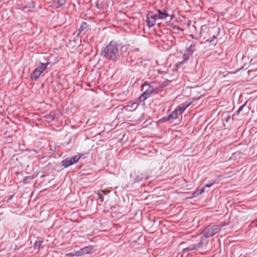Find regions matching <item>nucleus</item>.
<instances>
[{
	"mask_svg": "<svg viewBox=\"0 0 257 257\" xmlns=\"http://www.w3.org/2000/svg\"><path fill=\"white\" fill-rule=\"evenodd\" d=\"M118 54V46L115 41H111L102 50L100 55L103 58L115 62Z\"/></svg>",
	"mask_w": 257,
	"mask_h": 257,
	"instance_id": "1",
	"label": "nucleus"
},
{
	"mask_svg": "<svg viewBox=\"0 0 257 257\" xmlns=\"http://www.w3.org/2000/svg\"><path fill=\"white\" fill-rule=\"evenodd\" d=\"M226 225V224H223L222 225L211 224L208 225L204 229L203 231V235L206 238L212 236L219 232L222 227L225 226Z\"/></svg>",
	"mask_w": 257,
	"mask_h": 257,
	"instance_id": "2",
	"label": "nucleus"
},
{
	"mask_svg": "<svg viewBox=\"0 0 257 257\" xmlns=\"http://www.w3.org/2000/svg\"><path fill=\"white\" fill-rule=\"evenodd\" d=\"M49 65V62L40 63L39 65L33 70L31 74L32 79L37 80L41 74L46 69Z\"/></svg>",
	"mask_w": 257,
	"mask_h": 257,
	"instance_id": "3",
	"label": "nucleus"
},
{
	"mask_svg": "<svg viewBox=\"0 0 257 257\" xmlns=\"http://www.w3.org/2000/svg\"><path fill=\"white\" fill-rule=\"evenodd\" d=\"M143 88L147 87L145 91L140 95L139 99L141 101H145L149 96L154 91V88L152 87L149 83L145 82L143 85Z\"/></svg>",
	"mask_w": 257,
	"mask_h": 257,
	"instance_id": "4",
	"label": "nucleus"
},
{
	"mask_svg": "<svg viewBox=\"0 0 257 257\" xmlns=\"http://www.w3.org/2000/svg\"><path fill=\"white\" fill-rule=\"evenodd\" d=\"M80 157L81 156H75L71 157H68L62 162V165L65 168L68 167L69 166L77 162Z\"/></svg>",
	"mask_w": 257,
	"mask_h": 257,
	"instance_id": "5",
	"label": "nucleus"
},
{
	"mask_svg": "<svg viewBox=\"0 0 257 257\" xmlns=\"http://www.w3.org/2000/svg\"><path fill=\"white\" fill-rule=\"evenodd\" d=\"M206 243L205 239L202 240L201 241L198 243L197 244H193L188 247H187L183 249L184 252L192 251L193 250H196L198 248L202 247L204 246V244Z\"/></svg>",
	"mask_w": 257,
	"mask_h": 257,
	"instance_id": "6",
	"label": "nucleus"
},
{
	"mask_svg": "<svg viewBox=\"0 0 257 257\" xmlns=\"http://www.w3.org/2000/svg\"><path fill=\"white\" fill-rule=\"evenodd\" d=\"M157 18V15H153L152 13L148 14L146 21L149 27H151L155 24Z\"/></svg>",
	"mask_w": 257,
	"mask_h": 257,
	"instance_id": "7",
	"label": "nucleus"
},
{
	"mask_svg": "<svg viewBox=\"0 0 257 257\" xmlns=\"http://www.w3.org/2000/svg\"><path fill=\"white\" fill-rule=\"evenodd\" d=\"M135 52L132 51L129 52L127 54V57L126 58V61L127 63H130V65H134V63L135 62L136 58L135 57Z\"/></svg>",
	"mask_w": 257,
	"mask_h": 257,
	"instance_id": "8",
	"label": "nucleus"
},
{
	"mask_svg": "<svg viewBox=\"0 0 257 257\" xmlns=\"http://www.w3.org/2000/svg\"><path fill=\"white\" fill-rule=\"evenodd\" d=\"M157 12L158 16H157V17L159 19L165 20L169 17L168 14H167L166 11H161L160 10H158Z\"/></svg>",
	"mask_w": 257,
	"mask_h": 257,
	"instance_id": "9",
	"label": "nucleus"
},
{
	"mask_svg": "<svg viewBox=\"0 0 257 257\" xmlns=\"http://www.w3.org/2000/svg\"><path fill=\"white\" fill-rule=\"evenodd\" d=\"M178 110H177L176 109H175V110H174L171 114H170V115H169L168 116H167V119H176L178 118V116L181 115L180 114H179L178 113Z\"/></svg>",
	"mask_w": 257,
	"mask_h": 257,
	"instance_id": "10",
	"label": "nucleus"
},
{
	"mask_svg": "<svg viewBox=\"0 0 257 257\" xmlns=\"http://www.w3.org/2000/svg\"><path fill=\"white\" fill-rule=\"evenodd\" d=\"M144 178L147 179L148 177L142 173H138L135 176V181L136 182H138L143 180Z\"/></svg>",
	"mask_w": 257,
	"mask_h": 257,
	"instance_id": "11",
	"label": "nucleus"
},
{
	"mask_svg": "<svg viewBox=\"0 0 257 257\" xmlns=\"http://www.w3.org/2000/svg\"><path fill=\"white\" fill-rule=\"evenodd\" d=\"M188 104H183L181 106H179L177 109H176L177 110H178V113L181 114L188 107Z\"/></svg>",
	"mask_w": 257,
	"mask_h": 257,
	"instance_id": "12",
	"label": "nucleus"
},
{
	"mask_svg": "<svg viewBox=\"0 0 257 257\" xmlns=\"http://www.w3.org/2000/svg\"><path fill=\"white\" fill-rule=\"evenodd\" d=\"M55 117V113L53 112H50L49 114L45 116L46 120L48 122L53 120Z\"/></svg>",
	"mask_w": 257,
	"mask_h": 257,
	"instance_id": "13",
	"label": "nucleus"
},
{
	"mask_svg": "<svg viewBox=\"0 0 257 257\" xmlns=\"http://www.w3.org/2000/svg\"><path fill=\"white\" fill-rule=\"evenodd\" d=\"M246 103L247 102H245V103H244L239 108L238 110L236 111L237 115H238L241 111H243V109H244L247 112L249 110V108L246 106Z\"/></svg>",
	"mask_w": 257,
	"mask_h": 257,
	"instance_id": "14",
	"label": "nucleus"
},
{
	"mask_svg": "<svg viewBox=\"0 0 257 257\" xmlns=\"http://www.w3.org/2000/svg\"><path fill=\"white\" fill-rule=\"evenodd\" d=\"M138 106V104L137 102H133L131 104L127 105L126 107V110H127L128 111H130L131 110L128 108H132V110H135L137 107Z\"/></svg>",
	"mask_w": 257,
	"mask_h": 257,
	"instance_id": "15",
	"label": "nucleus"
},
{
	"mask_svg": "<svg viewBox=\"0 0 257 257\" xmlns=\"http://www.w3.org/2000/svg\"><path fill=\"white\" fill-rule=\"evenodd\" d=\"M190 55H191L189 54L188 52H187V54H184L183 56V60L181 62L178 63L177 64V66L184 64L186 61L189 60V58Z\"/></svg>",
	"mask_w": 257,
	"mask_h": 257,
	"instance_id": "16",
	"label": "nucleus"
},
{
	"mask_svg": "<svg viewBox=\"0 0 257 257\" xmlns=\"http://www.w3.org/2000/svg\"><path fill=\"white\" fill-rule=\"evenodd\" d=\"M196 45V43L195 42H193L190 46V47L188 48L187 51H188V53L190 55H192L193 52L195 50V47Z\"/></svg>",
	"mask_w": 257,
	"mask_h": 257,
	"instance_id": "17",
	"label": "nucleus"
},
{
	"mask_svg": "<svg viewBox=\"0 0 257 257\" xmlns=\"http://www.w3.org/2000/svg\"><path fill=\"white\" fill-rule=\"evenodd\" d=\"M83 254L90 253L93 252L92 248L90 247L86 246L81 248Z\"/></svg>",
	"mask_w": 257,
	"mask_h": 257,
	"instance_id": "18",
	"label": "nucleus"
},
{
	"mask_svg": "<svg viewBox=\"0 0 257 257\" xmlns=\"http://www.w3.org/2000/svg\"><path fill=\"white\" fill-rule=\"evenodd\" d=\"M87 27V24L86 22H82L79 28L78 35L80 34L84 29Z\"/></svg>",
	"mask_w": 257,
	"mask_h": 257,
	"instance_id": "19",
	"label": "nucleus"
},
{
	"mask_svg": "<svg viewBox=\"0 0 257 257\" xmlns=\"http://www.w3.org/2000/svg\"><path fill=\"white\" fill-rule=\"evenodd\" d=\"M43 242H44L43 240L36 241V242L34 244V248L35 249L39 250Z\"/></svg>",
	"mask_w": 257,
	"mask_h": 257,
	"instance_id": "20",
	"label": "nucleus"
},
{
	"mask_svg": "<svg viewBox=\"0 0 257 257\" xmlns=\"http://www.w3.org/2000/svg\"><path fill=\"white\" fill-rule=\"evenodd\" d=\"M57 3V7H60L63 6L66 3V0H54Z\"/></svg>",
	"mask_w": 257,
	"mask_h": 257,
	"instance_id": "21",
	"label": "nucleus"
},
{
	"mask_svg": "<svg viewBox=\"0 0 257 257\" xmlns=\"http://www.w3.org/2000/svg\"><path fill=\"white\" fill-rule=\"evenodd\" d=\"M205 188L204 187V188L201 189L200 190H196L195 192H194L193 194L194 195V196H197V195H201L202 193H203L205 191Z\"/></svg>",
	"mask_w": 257,
	"mask_h": 257,
	"instance_id": "22",
	"label": "nucleus"
},
{
	"mask_svg": "<svg viewBox=\"0 0 257 257\" xmlns=\"http://www.w3.org/2000/svg\"><path fill=\"white\" fill-rule=\"evenodd\" d=\"M35 7V4L33 2H31L30 3H29L27 6H26V9H28L29 10L31 9H33Z\"/></svg>",
	"mask_w": 257,
	"mask_h": 257,
	"instance_id": "23",
	"label": "nucleus"
},
{
	"mask_svg": "<svg viewBox=\"0 0 257 257\" xmlns=\"http://www.w3.org/2000/svg\"><path fill=\"white\" fill-rule=\"evenodd\" d=\"M74 254L75 256H80L83 255L82 249H80L78 251H74Z\"/></svg>",
	"mask_w": 257,
	"mask_h": 257,
	"instance_id": "24",
	"label": "nucleus"
},
{
	"mask_svg": "<svg viewBox=\"0 0 257 257\" xmlns=\"http://www.w3.org/2000/svg\"><path fill=\"white\" fill-rule=\"evenodd\" d=\"M97 194L98 195L99 199H100V201L102 202L103 201V195L100 192H98Z\"/></svg>",
	"mask_w": 257,
	"mask_h": 257,
	"instance_id": "25",
	"label": "nucleus"
},
{
	"mask_svg": "<svg viewBox=\"0 0 257 257\" xmlns=\"http://www.w3.org/2000/svg\"><path fill=\"white\" fill-rule=\"evenodd\" d=\"M217 37L216 36L213 35L212 37V39L211 40H207V41H208L209 42L211 43L213 41L214 39H216Z\"/></svg>",
	"mask_w": 257,
	"mask_h": 257,
	"instance_id": "26",
	"label": "nucleus"
},
{
	"mask_svg": "<svg viewBox=\"0 0 257 257\" xmlns=\"http://www.w3.org/2000/svg\"><path fill=\"white\" fill-rule=\"evenodd\" d=\"M214 184V183H210V184H206L205 186V187H210L211 186H212Z\"/></svg>",
	"mask_w": 257,
	"mask_h": 257,
	"instance_id": "27",
	"label": "nucleus"
},
{
	"mask_svg": "<svg viewBox=\"0 0 257 257\" xmlns=\"http://www.w3.org/2000/svg\"><path fill=\"white\" fill-rule=\"evenodd\" d=\"M67 256H69V255H70V256H75V254H74V251L73 252H71V253H67Z\"/></svg>",
	"mask_w": 257,
	"mask_h": 257,
	"instance_id": "28",
	"label": "nucleus"
},
{
	"mask_svg": "<svg viewBox=\"0 0 257 257\" xmlns=\"http://www.w3.org/2000/svg\"><path fill=\"white\" fill-rule=\"evenodd\" d=\"M167 119V117H164L163 118H162V120L164 121H168V120H169L170 119Z\"/></svg>",
	"mask_w": 257,
	"mask_h": 257,
	"instance_id": "29",
	"label": "nucleus"
},
{
	"mask_svg": "<svg viewBox=\"0 0 257 257\" xmlns=\"http://www.w3.org/2000/svg\"><path fill=\"white\" fill-rule=\"evenodd\" d=\"M229 118H230V117L228 116V118L226 119V121H228Z\"/></svg>",
	"mask_w": 257,
	"mask_h": 257,
	"instance_id": "30",
	"label": "nucleus"
}]
</instances>
